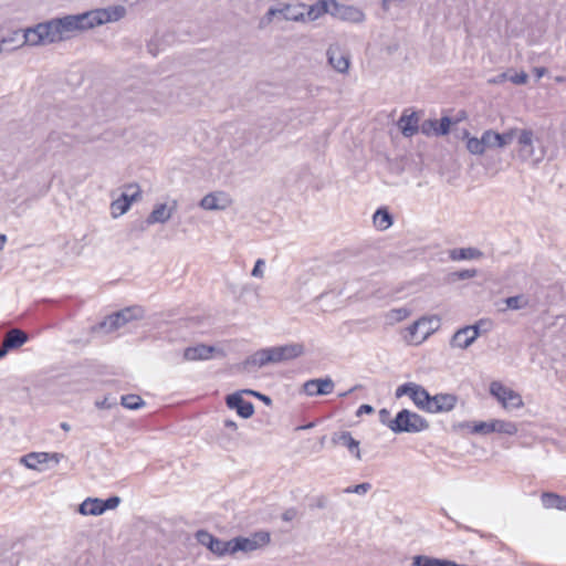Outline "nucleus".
<instances>
[{
    "label": "nucleus",
    "mask_w": 566,
    "mask_h": 566,
    "mask_svg": "<svg viewBox=\"0 0 566 566\" xmlns=\"http://www.w3.org/2000/svg\"><path fill=\"white\" fill-rule=\"evenodd\" d=\"M125 8L122 6L97 9L75 15L57 18L56 22L61 30L63 40L67 39L74 31L92 29L107 22L117 21L125 15Z\"/></svg>",
    "instance_id": "1"
},
{
    "label": "nucleus",
    "mask_w": 566,
    "mask_h": 566,
    "mask_svg": "<svg viewBox=\"0 0 566 566\" xmlns=\"http://www.w3.org/2000/svg\"><path fill=\"white\" fill-rule=\"evenodd\" d=\"M515 139L517 142V156L522 161L528 163L532 166H537L544 160L546 156V147L538 137H535L532 129L517 128Z\"/></svg>",
    "instance_id": "2"
},
{
    "label": "nucleus",
    "mask_w": 566,
    "mask_h": 566,
    "mask_svg": "<svg viewBox=\"0 0 566 566\" xmlns=\"http://www.w3.org/2000/svg\"><path fill=\"white\" fill-rule=\"evenodd\" d=\"M23 43L29 45L49 44L63 40L56 19L38 23L33 28L24 30Z\"/></svg>",
    "instance_id": "3"
},
{
    "label": "nucleus",
    "mask_w": 566,
    "mask_h": 566,
    "mask_svg": "<svg viewBox=\"0 0 566 566\" xmlns=\"http://www.w3.org/2000/svg\"><path fill=\"white\" fill-rule=\"evenodd\" d=\"M429 428V422L419 413L409 409H401L394 417L391 431L400 433H418Z\"/></svg>",
    "instance_id": "4"
},
{
    "label": "nucleus",
    "mask_w": 566,
    "mask_h": 566,
    "mask_svg": "<svg viewBox=\"0 0 566 566\" xmlns=\"http://www.w3.org/2000/svg\"><path fill=\"white\" fill-rule=\"evenodd\" d=\"M270 539H271L270 533L265 532V531L255 532L249 537L237 536L231 539L232 554L234 555L239 552H242V553L254 552V551L268 545L270 543Z\"/></svg>",
    "instance_id": "5"
},
{
    "label": "nucleus",
    "mask_w": 566,
    "mask_h": 566,
    "mask_svg": "<svg viewBox=\"0 0 566 566\" xmlns=\"http://www.w3.org/2000/svg\"><path fill=\"white\" fill-rule=\"evenodd\" d=\"M490 394L504 407L517 409L523 406L522 397L513 389L494 380L490 384Z\"/></svg>",
    "instance_id": "6"
},
{
    "label": "nucleus",
    "mask_w": 566,
    "mask_h": 566,
    "mask_svg": "<svg viewBox=\"0 0 566 566\" xmlns=\"http://www.w3.org/2000/svg\"><path fill=\"white\" fill-rule=\"evenodd\" d=\"M140 197V189L137 185H129L119 198L112 202V212L114 217L127 212L134 201Z\"/></svg>",
    "instance_id": "7"
},
{
    "label": "nucleus",
    "mask_w": 566,
    "mask_h": 566,
    "mask_svg": "<svg viewBox=\"0 0 566 566\" xmlns=\"http://www.w3.org/2000/svg\"><path fill=\"white\" fill-rule=\"evenodd\" d=\"M332 10V17L342 21L360 23L365 20V13L359 8L342 4L336 0H333Z\"/></svg>",
    "instance_id": "8"
},
{
    "label": "nucleus",
    "mask_w": 566,
    "mask_h": 566,
    "mask_svg": "<svg viewBox=\"0 0 566 566\" xmlns=\"http://www.w3.org/2000/svg\"><path fill=\"white\" fill-rule=\"evenodd\" d=\"M457 401V396L452 394L430 395L426 411L430 413L449 412L455 407Z\"/></svg>",
    "instance_id": "9"
},
{
    "label": "nucleus",
    "mask_w": 566,
    "mask_h": 566,
    "mask_svg": "<svg viewBox=\"0 0 566 566\" xmlns=\"http://www.w3.org/2000/svg\"><path fill=\"white\" fill-rule=\"evenodd\" d=\"M176 201L172 202L171 207H167L166 203L156 205L153 211L147 217V219L145 221L139 222L140 231H144L148 226L167 222L171 218L172 212L176 210Z\"/></svg>",
    "instance_id": "10"
},
{
    "label": "nucleus",
    "mask_w": 566,
    "mask_h": 566,
    "mask_svg": "<svg viewBox=\"0 0 566 566\" xmlns=\"http://www.w3.org/2000/svg\"><path fill=\"white\" fill-rule=\"evenodd\" d=\"M226 403L229 409L235 410L243 418L249 419L254 413V406L251 401L243 399L241 392H233L227 396Z\"/></svg>",
    "instance_id": "11"
},
{
    "label": "nucleus",
    "mask_w": 566,
    "mask_h": 566,
    "mask_svg": "<svg viewBox=\"0 0 566 566\" xmlns=\"http://www.w3.org/2000/svg\"><path fill=\"white\" fill-rule=\"evenodd\" d=\"M335 387L332 378H315L304 382L303 389L308 396H325L329 395Z\"/></svg>",
    "instance_id": "12"
},
{
    "label": "nucleus",
    "mask_w": 566,
    "mask_h": 566,
    "mask_svg": "<svg viewBox=\"0 0 566 566\" xmlns=\"http://www.w3.org/2000/svg\"><path fill=\"white\" fill-rule=\"evenodd\" d=\"M273 363H281L301 356L304 353L302 344H289L284 346L271 347Z\"/></svg>",
    "instance_id": "13"
},
{
    "label": "nucleus",
    "mask_w": 566,
    "mask_h": 566,
    "mask_svg": "<svg viewBox=\"0 0 566 566\" xmlns=\"http://www.w3.org/2000/svg\"><path fill=\"white\" fill-rule=\"evenodd\" d=\"M484 133L488 139L489 148H503L515 139L517 128H511L501 134L492 129H488Z\"/></svg>",
    "instance_id": "14"
},
{
    "label": "nucleus",
    "mask_w": 566,
    "mask_h": 566,
    "mask_svg": "<svg viewBox=\"0 0 566 566\" xmlns=\"http://www.w3.org/2000/svg\"><path fill=\"white\" fill-rule=\"evenodd\" d=\"M478 338V332L471 331V327H462L459 328L452 336L450 345L452 347H458L461 349H465L471 346L475 339Z\"/></svg>",
    "instance_id": "15"
},
{
    "label": "nucleus",
    "mask_w": 566,
    "mask_h": 566,
    "mask_svg": "<svg viewBox=\"0 0 566 566\" xmlns=\"http://www.w3.org/2000/svg\"><path fill=\"white\" fill-rule=\"evenodd\" d=\"M214 350L216 348L213 346L205 344L190 346L184 350V359L189 361L207 360L212 357Z\"/></svg>",
    "instance_id": "16"
},
{
    "label": "nucleus",
    "mask_w": 566,
    "mask_h": 566,
    "mask_svg": "<svg viewBox=\"0 0 566 566\" xmlns=\"http://www.w3.org/2000/svg\"><path fill=\"white\" fill-rule=\"evenodd\" d=\"M199 205L205 210H223L229 206V199L222 192L208 193L200 200Z\"/></svg>",
    "instance_id": "17"
},
{
    "label": "nucleus",
    "mask_w": 566,
    "mask_h": 566,
    "mask_svg": "<svg viewBox=\"0 0 566 566\" xmlns=\"http://www.w3.org/2000/svg\"><path fill=\"white\" fill-rule=\"evenodd\" d=\"M332 441L335 444L345 446L356 457V459H361L359 451V441L354 439L349 431L334 433Z\"/></svg>",
    "instance_id": "18"
},
{
    "label": "nucleus",
    "mask_w": 566,
    "mask_h": 566,
    "mask_svg": "<svg viewBox=\"0 0 566 566\" xmlns=\"http://www.w3.org/2000/svg\"><path fill=\"white\" fill-rule=\"evenodd\" d=\"M27 340L28 335L23 331L13 328L6 334L1 349H6L7 354L10 349L22 346Z\"/></svg>",
    "instance_id": "19"
},
{
    "label": "nucleus",
    "mask_w": 566,
    "mask_h": 566,
    "mask_svg": "<svg viewBox=\"0 0 566 566\" xmlns=\"http://www.w3.org/2000/svg\"><path fill=\"white\" fill-rule=\"evenodd\" d=\"M332 3L333 0H318L307 8L305 12V20L307 19L308 21H314L325 13L332 15Z\"/></svg>",
    "instance_id": "20"
},
{
    "label": "nucleus",
    "mask_w": 566,
    "mask_h": 566,
    "mask_svg": "<svg viewBox=\"0 0 566 566\" xmlns=\"http://www.w3.org/2000/svg\"><path fill=\"white\" fill-rule=\"evenodd\" d=\"M270 363H273L271 348H264L255 352L244 360V367H263Z\"/></svg>",
    "instance_id": "21"
},
{
    "label": "nucleus",
    "mask_w": 566,
    "mask_h": 566,
    "mask_svg": "<svg viewBox=\"0 0 566 566\" xmlns=\"http://www.w3.org/2000/svg\"><path fill=\"white\" fill-rule=\"evenodd\" d=\"M463 138H467V149L472 155H483L489 148L485 133L482 134L481 138L470 137L469 132H463Z\"/></svg>",
    "instance_id": "22"
},
{
    "label": "nucleus",
    "mask_w": 566,
    "mask_h": 566,
    "mask_svg": "<svg viewBox=\"0 0 566 566\" xmlns=\"http://www.w3.org/2000/svg\"><path fill=\"white\" fill-rule=\"evenodd\" d=\"M123 327V324L120 323L119 316L117 313H113L108 316H106L102 322L93 326V332L95 333H113L117 331L118 328Z\"/></svg>",
    "instance_id": "23"
},
{
    "label": "nucleus",
    "mask_w": 566,
    "mask_h": 566,
    "mask_svg": "<svg viewBox=\"0 0 566 566\" xmlns=\"http://www.w3.org/2000/svg\"><path fill=\"white\" fill-rule=\"evenodd\" d=\"M398 125L403 136L411 137L419 130V118L416 113L402 115Z\"/></svg>",
    "instance_id": "24"
},
{
    "label": "nucleus",
    "mask_w": 566,
    "mask_h": 566,
    "mask_svg": "<svg viewBox=\"0 0 566 566\" xmlns=\"http://www.w3.org/2000/svg\"><path fill=\"white\" fill-rule=\"evenodd\" d=\"M430 394L427 389H424L419 384H413L412 389L410 390L409 398L416 405V407L420 410L426 411L427 405L429 402Z\"/></svg>",
    "instance_id": "25"
},
{
    "label": "nucleus",
    "mask_w": 566,
    "mask_h": 566,
    "mask_svg": "<svg viewBox=\"0 0 566 566\" xmlns=\"http://www.w3.org/2000/svg\"><path fill=\"white\" fill-rule=\"evenodd\" d=\"M78 513L82 515L98 516L103 514L102 499L87 497L78 506Z\"/></svg>",
    "instance_id": "26"
},
{
    "label": "nucleus",
    "mask_w": 566,
    "mask_h": 566,
    "mask_svg": "<svg viewBox=\"0 0 566 566\" xmlns=\"http://www.w3.org/2000/svg\"><path fill=\"white\" fill-rule=\"evenodd\" d=\"M305 4H284L283 8H280V14H282L283 19L287 21H305Z\"/></svg>",
    "instance_id": "27"
},
{
    "label": "nucleus",
    "mask_w": 566,
    "mask_h": 566,
    "mask_svg": "<svg viewBox=\"0 0 566 566\" xmlns=\"http://www.w3.org/2000/svg\"><path fill=\"white\" fill-rule=\"evenodd\" d=\"M542 504L545 509H557L566 511V497L553 492H544L541 496Z\"/></svg>",
    "instance_id": "28"
},
{
    "label": "nucleus",
    "mask_w": 566,
    "mask_h": 566,
    "mask_svg": "<svg viewBox=\"0 0 566 566\" xmlns=\"http://www.w3.org/2000/svg\"><path fill=\"white\" fill-rule=\"evenodd\" d=\"M482 252L475 248H460L450 251V259L453 261L473 260L482 256Z\"/></svg>",
    "instance_id": "29"
},
{
    "label": "nucleus",
    "mask_w": 566,
    "mask_h": 566,
    "mask_svg": "<svg viewBox=\"0 0 566 566\" xmlns=\"http://www.w3.org/2000/svg\"><path fill=\"white\" fill-rule=\"evenodd\" d=\"M123 326L133 319L144 317V310L140 306H129L116 312Z\"/></svg>",
    "instance_id": "30"
},
{
    "label": "nucleus",
    "mask_w": 566,
    "mask_h": 566,
    "mask_svg": "<svg viewBox=\"0 0 566 566\" xmlns=\"http://www.w3.org/2000/svg\"><path fill=\"white\" fill-rule=\"evenodd\" d=\"M49 454L45 452H32L21 458V462L29 469L39 470V464L46 462Z\"/></svg>",
    "instance_id": "31"
},
{
    "label": "nucleus",
    "mask_w": 566,
    "mask_h": 566,
    "mask_svg": "<svg viewBox=\"0 0 566 566\" xmlns=\"http://www.w3.org/2000/svg\"><path fill=\"white\" fill-rule=\"evenodd\" d=\"M210 544H211L210 552L219 557H222L226 555H233L232 549H231V546H232L231 539L222 541L218 537H214L213 541L210 542Z\"/></svg>",
    "instance_id": "32"
},
{
    "label": "nucleus",
    "mask_w": 566,
    "mask_h": 566,
    "mask_svg": "<svg viewBox=\"0 0 566 566\" xmlns=\"http://www.w3.org/2000/svg\"><path fill=\"white\" fill-rule=\"evenodd\" d=\"M373 219L374 224L380 230H386L392 224V217L386 208L377 209Z\"/></svg>",
    "instance_id": "33"
},
{
    "label": "nucleus",
    "mask_w": 566,
    "mask_h": 566,
    "mask_svg": "<svg viewBox=\"0 0 566 566\" xmlns=\"http://www.w3.org/2000/svg\"><path fill=\"white\" fill-rule=\"evenodd\" d=\"M327 55H328V61H329V64L339 73H345L347 72L348 67H349V60L342 55V54H338L337 56L335 55V52L329 49L327 51Z\"/></svg>",
    "instance_id": "34"
},
{
    "label": "nucleus",
    "mask_w": 566,
    "mask_h": 566,
    "mask_svg": "<svg viewBox=\"0 0 566 566\" xmlns=\"http://www.w3.org/2000/svg\"><path fill=\"white\" fill-rule=\"evenodd\" d=\"M430 323L431 319L424 317L420 318L409 327V333L416 336L417 333L420 332L422 339H424L432 331V327L428 326Z\"/></svg>",
    "instance_id": "35"
},
{
    "label": "nucleus",
    "mask_w": 566,
    "mask_h": 566,
    "mask_svg": "<svg viewBox=\"0 0 566 566\" xmlns=\"http://www.w3.org/2000/svg\"><path fill=\"white\" fill-rule=\"evenodd\" d=\"M120 403L127 409L138 410L145 405V401L138 395L128 394L122 396Z\"/></svg>",
    "instance_id": "36"
},
{
    "label": "nucleus",
    "mask_w": 566,
    "mask_h": 566,
    "mask_svg": "<svg viewBox=\"0 0 566 566\" xmlns=\"http://www.w3.org/2000/svg\"><path fill=\"white\" fill-rule=\"evenodd\" d=\"M504 303L510 310H522L528 306V298L524 295L509 296L504 300Z\"/></svg>",
    "instance_id": "37"
},
{
    "label": "nucleus",
    "mask_w": 566,
    "mask_h": 566,
    "mask_svg": "<svg viewBox=\"0 0 566 566\" xmlns=\"http://www.w3.org/2000/svg\"><path fill=\"white\" fill-rule=\"evenodd\" d=\"M494 432L513 436L517 432V427L511 421L494 420Z\"/></svg>",
    "instance_id": "38"
},
{
    "label": "nucleus",
    "mask_w": 566,
    "mask_h": 566,
    "mask_svg": "<svg viewBox=\"0 0 566 566\" xmlns=\"http://www.w3.org/2000/svg\"><path fill=\"white\" fill-rule=\"evenodd\" d=\"M451 126V119L448 116L441 117L439 120L436 119L434 135L444 136L449 134Z\"/></svg>",
    "instance_id": "39"
},
{
    "label": "nucleus",
    "mask_w": 566,
    "mask_h": 566,
    "mask_svg": "<svg viewBox=\"0 0 566 566\" xmlns=\"http://www.w3.org/2000/svg\"><path fill=\"white\" fill-rule=\"evenodd\" d=\"M492 432H494V420L488 421V422H485V421L474 422V424L472 427V433L489 434Z\"/></svg>",
    "instance_id": "40"
},
{
    "label": "nucleus",
    "mask_w": 566,
    "mask_h": 566,
    "mask_svg": "<svg viewBox=\"0 0 566 566\" xmlns=\"http://www.w3.org/2000/svg\"><path fill=\"white\" fill-rule=\"evenodd\" d=\"M440 558H434L426 555H416L412 558L413 566H438Z\"/></svg>",
    "instance_id": "41"
},
{
    "label": "nucleus",
    "mask_w": 566,
    "mask_h": 566,
    "mask_svg": "<svg viewBox=\"0 0 566 566\" xmlns=\"http://www.w3.org/2000/svg\"><path fill=\"white\" fill-rule=\"evenodd\" d=\"M410 314V311L406 307L394 308L388 314L387 317L390 322H400L407 318Z\"/></svg>",
    "instance_id": "42"
},
{
    "label": "nucleus",
    "mask_w": 566,
    "mask_h": 566,
    "mask_svg": "<svg viewBox=\"0 0 566 566\" xmlns=\"http://www.w3.org/2000/svg\"><path fill=\"white\" fill-rule=\"evenodd\" d=\"M195 536L199 544L206 546L210 551V542L213 541L216 536H213L211 533L205 530L197 531Z\"/></svg>",
    "instance_id": "43"
},
{
    "label": "nucleus",
    "mask_w": 566,
    "mask_h": 566,
    "mask_svg": "<svg viewBox=\"0 0 566 566\" xmlns=\"http://www.w3.org/2000/svg\"><path fill=\"white\" fill-rule=\"evenodd\" d=\"M371 489V484L368 482H364L354 486H348L344 490V493H356V494H366Z\"/></svg>",
    "instance_id": "44"
},
{
    "label": "nucleus",
    "mask_w": 566,
    "mask_h": 566,
    "mask_svg": "<svg viewBox=\"0 0 566 566\" xmlns=\"http://www.w3.org/2000/svg\"><path fill=\"white\" fill-rule=\"evenodd\" d=\"M120 501V497L117 495H113L107 497L106 500H102L103 513H105L107 510L116 509L119 505Z\"/></svg>",
    "instance_id": "45"
},
{
    "label": "nucleus",
    "mask_w": 566,
    "mask_h": 566,
    "mask_svg": "<svg viewBox=\"0 0 566 566\" xmlns=\"http://www.w3.org/2000/svg\"><path fill=\"white\" fill-rule=\"evenodd\" d=\"M378 416H379L380 423L391 430L394 418H391L390 411L386 408H382L379 410Z\"/></svg>",
    "instance_id": "46"
},
{
    "label": "nucleus",
    "mask_w": 566,
    "mask_h": 566,
    "mask_svg": "<svg viewBox=\"0 0 566 566\" xmlns=\"http://www.w3.org/2000/svg\"><path fill=\"white\" fill-rule=\"evenodd\" d=\"M415 382H405L400 386H398V388L396 389V392H395V397L397 399L403 397V396H409L410 394V390L412 389V386H413Z\"/></svg>",
    "instance_id": "47"
},
{
    "label": "nucleus",
    "mask_w": 566,
    "mask_h": 566,
    "mask_svg": "<svg viewBox=\"0 0 566 566\" xmlns=\"http://www.w3.org/2000/svg\"><path fill=\"white\" fill-rule=\"evenodd\" d=\"M276 14H280V9L279 8H270L268 10V12L265 13V15L262 18L261 22H260V27H264L269 23L272 22V19L273 17H275Z\"/></svg>",
    "instance_id": "48"
},
{
    "label": "nucleus",
    "mask_w": 566,
    "mask_h": 566,
    "mask_svg": "<svg viewBox=\"0 0 566 566\" xmlns=\"http://www.w3.org/2000/svg\"><path fill=\"white\" fill-rule=\"evenodd\" d=\"M265 265V262L263 259H258L255 264H254V268L251 272V275L254 276V277H262L263 276V268Z\"/></svg>",
    "instance_id": "49"
},
{
    "label": "nucleus",
    "mask_w": 566,
    "mask_h": 566,
    "mask_svg": "<svg viewBox=\"0 0 566 566\" xmlns=\"http://www.w3.org/2000/svg\"><path fill=\"white\" fill-rule=\"evenodd\" d=\"M95 406L98 408V409H111L113 408L114 406H116V401L115 400H109L107 397H105L104 399L102 400H97L95 402Z\"/></svg>",
    "instance_id": "50"
},
{
    "label": "nucleus",
    "mask_w": 566,
    "mask_h": 566,
    "mask_svg": "<svg viewBox=\"0 0 566 566\" xmlns=\"http://www.w3.org/2000/svg\"><path fill=\"white\" fill-rule=\"evenodd\" d=\"M459 280H468L476 275V270H462L454 273Z\"/></svg>",
    "instance_id": "51"
},
{
    "label": "nucleus",
    "mask_w": 566,
    "mask_h": 566,
    "mask_svg": "<svg viewBox=\"0 0 566 566\" xmlns=\"http://www.w3.org/2000/svg\"><path fill=\"white\" fill-rule=\"evenodd\" d=\"M436 119L424 120L420 127L424 135H429L432 130L434 132Z\"/></svg>",
    "instance_id": "52"
},
{
    "label": "nucleus",
    "mask_w": 566,
    "mask_h": 566,
    "mask_svg": "<svg viewBox=\"0 0 566 566\" xmlns=\"http://www.w3.org/2000/svg\"><path fill=\"white\" fill-rule=\"evenodd\" d=\"M243 392L256 397V399H260L265 405H270L272 402L271 398L269 396L264 395V394H261V392H258V391H254V390H251V389H247Z\"/></svg>",
    "instance_id": "53"
},
{
    "label": "nucleus",
    "mask_w": 566,
    "mask_h": 566,
    "mask_svg": "<svg viewBox=\"0 0 566 566\" xmlns=\"http://www.w3.org/2000/svg\"><path fill=\"white\" fill-rule=\"evenodd\" d=\"M528 75L525 72L516 73L515 75L511 76L512 83L516 85H523L527 82Z\"/></svg>",
    "instance_id": "54"
},
{
    "label": "nucleus",
    "mask_w": 566,
    "mask_h": 566,
    "mask_svg": "<svg viewBox=\"0 0 566 566\" xmlns=\"http://www.w3.org/2000/svg\"><path fill=\"white\" fill-rule=\"evenodd\" d=\"M297 516V511L294 507H290L285 510L282 514V520L285 522H291Z\"/></svg>",
    "instance_id": "55"
},
{
    "label": "nucleus",
    "mask_w": 566,
    "mask_h": 566,
    "mask_svg": "<svg viewBox=\"0 0 566 566\" xmlns=\"http://www.w3.org/2000/svg\"><path fill=\"white\" fill-rule=\"evenodd\" d=\"M375 411L374 407L370 406V405H367V403H364L361 405L357 411H356V416L357 417H360L361 415L366 413V415H370Z\"/></svg>",
    "instance_id": "56"
},
{
    "label": "nucleus",
    "mask_w": 566,
    "mask_h": 566,
    "mask_svg": "<svg viewBox=\"0 0 566 566\" xmlns=\"http://www.w3.org/2000/svg\"><path fill=\"white\" fill-rule=\"evenodd\" d=\"M406 0H382L381 1V7L385 11H388L389 8L395 4V6H399L401 3H403Z\"/></svg>",
    "instance_id": "57"
},
{
    "label": "nucleus",
    "mask_w": 566,
    "mask_h": 566,
    "mask_svg": "<svg viewBox=\"0 0 566 566\" xmlns=\"http://www.w3.org/2000/svg\"><path fill=\"white\" fill-rule=\"evenodd\" d=\"M533 72H534L536 78L539 80L547 73V69L546 67H534Z\"/></svg>",
    "instance_id": "58"
},
{
    "label": "nucleus",
    "mask_w": 566,
    "mask_h": 566,
    "mask_svg": "<svg viewBox=\"0 0 566 566\" xmlns=\"http://www.w3.org/2000/svg\"><path fill=\"white\" fill-rule=\"evenodd\" d=\"M482 325H484V321H479L476 322L475 324L473 325H468L467 327H471V331H476L478 332V337L481 335V327Z\"/></svg>",
    "instance_id": "59"
},
{
    "label": "nucleus",
    "mask_w": 566,
    "mask_h": 566,
    "mask_svg": "<svg viewBox=\"0 0 566 566\" xmlns=\"http://www.w3.org/2000/svg\"><path fill=\"white\" fill-rule=\"evenodd\" d=\"M464 564H458L449 559H440L438 566H463Z\"/></svg>",
    "instance_id": "60"
},
{
    "label": "nucleus",
    "mask_w": 566,
    "mask_h": 566,
    "mask_svg": "<svg viewBox=\"0 0 566 566\" xmlns=\"http://www.w3.org/2000/svg\"><path fill=\"white\" fill-rule=\"evenodd\" d=\"M223 423H224L226 428H229V429H231L233 431H235L238 429L237 423L233 420H231V419H226Z\"/></svg>",
    "instance_id": "61"
},
{
    "label": "nucleus",
    "mask_w": 566,
    "mask_h": 566,
    "mask_svg": "<svg viewBox=\"0 0 566 566\" xmlns=\"http://www.w3.org/2000/svg\"><path fill=\"white\" fill-rule=\"evenodd\" d=\"M59 139H60L59 134H56V133L51 134L48 139L49 148H52V144L57 142Z\"/></svg>",
    "instance_id": "62"
},
{
    "label": "nucleus",
    "mask_w": 566,
    "mask_h": 566,
    "mask_svg": "<svg viewBox=\"0 0 566 566\" xmlns=\"http://www.w3.org/2000/svg\"><path fill=\"white\" fill-rule=\"evenodd\" d=\"M327 499L325 496H319L316 502V507L324 509L326 506Z\"/></svg>",
    "instance_id": "63"
},
{
    "label": "nucleus",
    "mask_w": 566,
    "mask_h": 566,
    "mask_svg": "<svg viewBox=\"0 0 566 566\" xmlns=\"http://www.w3.org/2000/svg\"><path fill=\"white\" fill-rule=\"evenodd\" d=\"M9 42H12V39H2V40L0 41V52H2V51H4V50H10V49L7 46V44H8Z\"/></svg>",
    "instance_id": "64"
}]
</instances>
